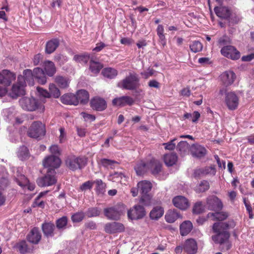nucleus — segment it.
<instances>
[{
  "mask_svg": "<svg viewBox=\"0 0 254 254\" xmlns=\"http://www.w3.org/2000/svg\"><path fill=\"white\" fill-rule=\"evenodd\" d=\"M216 173V169L214 165L206 166L194 170L193 177L195 178H199L201 177L206 175L214 176Z\"/></svg>",
  "mask_w": 254,
  "mask_h": 254,
  "instance_id": "2eb2a0df",
  "label": "nucleus"
},
{
  "mask_svg": "<svg viewBox=\"0 0 254 254\" xmlns=\"http://www.w3.org/2000/svg\"><path fill=\"white\" fill-rule=\"evenodd\" d=\"M176 138L172 139L169 142L167 143H164L163 145L164 146L165 149L166 150H173L175 148L176 144L174 141L176 140Z\"/></svg>",
  "mask_w": 254,
  "mask_h": 254,
  "instance_id": "0e129e2a",
  "label": "nucleus"
},
{
  "mask_svg": "<svg viewBox=\"0 0 254 254\" xmlns=\"http://www.w3.org/2000/svg\"><path fill=\"white\" fill-rule=\"evenodd\" d=\"M137 188L141 194H149V192L151 190L152 185L151 183L147 180H143L137 183Z\"/></svg>",
  "mask_w": 254,
  "mask_h": 254,
  "instance_id": "c85d7f7f",
  "label": "nucleus"
},
{
  "mask_svg": "<svg viewBox=\"0 0 254 254\" xmlns=\"http://www.w3.org/2000/svg\"><path fill=\"white\" fill-rule=\"evenodd\" d=\"M204 206L202 201H199L195 202L192 207V212L195 214H199L204 211Z\"/></svg>",
  "mask_w": 254,
  "mask_h": 254,
  "instance_id": "5fc2aeb1",
  "label": "nucleus"
},
{
  "mask_svg": "<svg viewBox=\"0 0 254 254\" xmlns=\"http://www.w3.org/2000/svg\"><path fill=\"white\" fill-rule=\"evenodd\" d=\"M172 202L176 207L182 210H186L190 205L189 200L182 195L174 197L172 200Z\"/></svg>",
  "mask_w": 254,
  "mask_h": 254,
  "instance_id": "a211bd4d",
  "label": "nucleus"
},
{
  "mask_svg": "<svg viewBox=\"0 0 254 254\" xmlns=\"http://www.w3.org/2000/svg\"><path fill=\"white\" fill-rule=\"evenodd\" d=\"M90 59V54L84 53L81 54L75 55L73 57V60L77 63L87 64Z\"/></svg>",
  "mask_w": 254,
  "mask_h": 254,
  "instance_id": "37998d69",
  "label": "nucleus"
},
{
  "mask_svg": "<svg viewBox=\"0 0 254 254\" xmlns=\"http://www.w3.org/2000/svg\"><path fill=\"white\" fill-rule=\"evenodd\" d=\"M216 233V235L212 237L213 241L217 244H222L227 242L229 238L230 234L229 232H214Z\"/></svg>",
  "mask_w": 254,
  "mask_h": 254,
  "instance_id": "393cba45",
  "label": "nucleus"
},
{
  "mask_svg": "<svg viewBox=\"0 0 254 254\" xmlns=\"http://www.w3.org/2000/svg\"><path fill=\"white\" fill-rule=\"evenodd\" d=\"M60 45V40L58 38H54L48 41L46 44L45 53L51 54L54 53Z\"/></svg>",
  "mask_w": 254,
  "mask_h": 254,
  "instance_id": "cd10ccee",
  "label": "nucleus"
},
{
  "mask_svg": "<svg viewBox=\"0 0 254 254\" xmlns=\"http://www.w3.org/2000/svg\"><path fill=\"white\" fill-rule=\"evenodd\" d=\"M157 34L160 40L164 41L165 39V36L164 34V27L162 25H159L157 28Z\"/></svg>",
  "mask_w": 254,
  "mask_h": 254,
  "instance_id": "69168bd1",
  "label": "nucleus"
},
{
  "mask_svg": "<svg viewBox=\"0 0 254 254\" xmlns=\"http://www.w3.org/2000/svg\"><path fill=\"white\" fill-rule=\"evenodd\" d=\"M87 159L84 156H68L65 160L66 166L70 170L75 171L82 169L87 164Z\"/></svg>",
  "mask_w": 254,
  "mask_h": 254,
  "instance_id": "f03ea898",
  "label": "nucleus"
},
{
  "mask_svg": "<svg viewBox=\"0 0 254 254\" xmlns=\"http://www.w3.org/2000/svg\"><path fill=\"white\" fill-rule=\"evenodd\" d=\"M67 223L68 218L65 216H64L56 221V227L58 230L61 231H63L66 229Z\"/></svg>",
  "mask_w": 254,
  "mask_h": 254,
  "instance_id": "de8ad7c7",
  "label": "nucleus"
},
{
  "mask_svg": "<svg viewBox=\"0 0 254 254\" xmlns=\"http://www.w3.org/2000/svg\"><path fill=\"white\" fill-rule=\"evenodd\" d=\"M125 230L124 225L122 223L117 222L107 223L104 226V231L108 234L122 233Z\"/></svg>",
  "mask_w": 254,
  "mask_h": 254,
  "instance_id": "f8f14e48",
  "label": "nucleus"
},
{
  "mask_svg": "<svg viewBox=\"0 0 254 254\" xmlns=\"http://www.w3.org/2000/svg\"><path fill=\"white\" fill-rule=\"evenodd\" d=\"M62 103L65 105H78V101L76 98L75 95L72 93H66L61 97Z\"/></svg>",
  "mask_w": 254,
  "mask_h": 254,
  "instance_id": "7c9ffc66",
  "label": "nucleus"
},
{
  "mask_svg": "<svg viewBox=\"0 0 254 254\" xmlns=\"http://www.w3.org/2000/svg\"><path fill=\"white\" fill-rule=\"evenodd\" d=\"M229 216V213L224 211H215V212H209L207 215V218L211 219L213 221H223L226 220Z\"/></svg>",
  "mask_w": 254,
  "mask_h": 254,
  "instance_id": "a878e982",
  "label": "nucleus"
},
{
  "mask_svg": "<svg viewBox=\"0 0 254 254\" xmlns=\"http://www.w3.org/2000/svg\"><path fill=\"white\" fill-rule=\"evenodd\" d=\"M189 148V144L185 141L180 142L177 146V150L182 156L186 155L188 153Z\"/></svg>",
  "mask_w": 254,
  "mask_h": 254,
  "instance_id": "a19ab883",
  "label": "nucleus"
},
{
  "mask_svg": "<svg viewBox=\"0 0 254 254\" xmlns=\"http://www.w3.org/2000/svg\"><path fill=\"white\" fill-rule=\"evenodd\" d=\"M94 182L92 181H88L83 183L79 188V191H85L92 189Z\"/></svg>",
  "mask_w": 254,
  "mask_h": 254,
  "instance_id": "e2e57ef3",
  "label": "nucleus"
},
{
  "mask_svg": "<svg viewBox=\"0 0 254 254\" xmlns=\"http://www.w3.org/2000/svg\"><path fill=\"white\" fill-rule=\"evenodd\" d=\"M163 160L166 166H172L177 163L178 156L175 152L167 153L164 155Z\"/></svg>",
  "mask_w": 254,
  "mask_h": 254,
  "instance_id": "72a5a7b5",
  "label": "nucleus"
},
{
  "mask_svg": "<svg viewBox=\"0 0 254 254\" xmlns=\"http://www.w3.org/2000/svg\"><path fill=\"white\" fill-rule=\"evenodd\" d=\"M229 20V25H234L235 24H238L241 20L240 18L236 15V14H232L231 15L230 18L228 19Z\"/></svg>",
  "mask_w": 254,
  "mask_h": 254,
  "instance_id": "338daca9",
  "label": "nucleus"
},
{
  "mask_svg": "<svg viewBox=\"0 0 254 254\" xmlns=\"http://www.w3.org/2000/svg\"><path fill=\"white\" fill-rule=\"evenodd\" d=\"M41 234L39 228L34 227L27 236V239L28 242L33 244H37L41 239Z\"/></svg>",
  "mask_w": 254,
  "mask_h": 254,
  "instance_id": "b1692460",
  "label": "nucleus"
},
{
  "mask_svg": "<svg viewBox=\"0 0 254 254\" xmlns=\"http://www.w3.org/2000/svg\"><path fill=\"white\" fill-rule=\"evenodd\" d=\"M236 226L235 221L229 220L225 222H216L213 225L212 230L213 232H228V230L234 228Z\"/></svg>",
  "mask_w": 254,
  "mask_h": 254,
  "instance_id": "f3484780",
  "label": "nucleus"
},
{
  "mask_svg": "<svg viewBox=\"0 0 254 254\" xmlns=\"http://www.w3.org/2000/svg\"><path fill=\"white\" fill-rule=\"evenodd\" d=\"M61 164L60 158L55 155H50L46 157L43 161V165L48 169L58 168Z\"/></svg>",
  "mask_w": 254,
  "mask_h": 254,
  "instance_id": "9b49d317",
  "label": "nucleus"
},
{
  "mask_svg": "<svg viewBox=\"0 0 254 254\" xmlns=\"http://www.w3.org/2000/svg\"><path fill=\"white\" fill-rule=\"evenodd\" d=\"M203 48V45L201 42L198 41H194L190 45V48L191 52L197 53L200 52Z\"/></svg>",
  "mask_w": 254,
  "mask_h": 254,
  "instance_id": "4d7b16f0",
  "label": "nucleus"
},
{
  "mask_svg": "<svg viewBox=\"0 0 254 254\" xmlns=\"http://www.w3.org/2000/svg\"><path fill=\"white\" fill-rule=\"evenodd\" d=\"M21 107L25 110L33 111L38 108V101L34 98L24 97L19 100Z\"/></svg>",
  "mask_w": 254,
  "mask_h": 254,
  "instance_id": "1a4fd4ad",
  "label": "nucleus"
},
{
  "mask_svg": "<svg viewBox=\"0 0 254 254\" xmlns=\"http://www.w3.org/2000/svg\"><path fill=\"white\" fill-rule=\"evenodd\" d=\"M85 214L82 211L75 213L72 215L71 219L73 223L81 222L84 219Z\"/></svg>",
  "mask_w": 254,
  "mask_h": 254,
  "instance_id": "680f3d73",
  "label": "nucleus"
},
{
  "mask_svg": "<svg viewBox=\"0 0 254 254\" xmlns=\"http://www.w3.org/2000/svg\"><path fill=\"white\" fill-rule=\"evenodd\" d=\"M75 95L78 101V104L80 103L81 104H86L88 103L89 99V94L86 90L84 89L79 90Z\"/></svg>",
  "mask_w": 254,
  "mask_h": 254,
  "instance_id": "473e14b6",
  "label": "nucleus"
},
{
  "mask_svg": "<svg viewBox=\"0 0 254 254\" xmlns=\"http://www.w3.org/2000/svg\"><path fill=\"white\" fill-rule=\"evenodd\" d=\"M55 82L61 88H65L68 86L69 80L66 77L57 76L55 78Z\"/></svg>",
  "mask_w": 254,
  "mask_h": 254,
  "instance_id": "864d4df0",
  "label": "nucleus"
},
{
  "mask_svg": "<svg viewBox=\"0 0 254 254\" xmlns=\"http://www.w3.org/2000/svg\"><path fill=\"white\" fill-rule=\"evenodd\" d=\"M16 79V74L7 69H3L0 72V84L8 86L12 81Z\"/></svg>",
  "mask_w": 254,
  "mask_h": 254,
  "instance_id": "ddd939ff",
  "label": "nucleus"
},
{
  "mask_svg": "<svg viewBox=\"0 0 254 254\" xmlns=\"http://www.w3.org/2000/svg\"><path fill=\"white\" fill-rule=\"evenodd\" d=\"M139 202L140 204L146 206L151 205L152 202V196L150 194H142L139 199Z\"/></svg>",
  "mask_w": 254,
  "mask_h": 254,
  "instance_id": "3c124183",
  "label": "nucleus"
},
{
  "mask_svg": "<svg viewBox=\"0 0 254 254\" xmlns=\"http://www.w3.org/2000/svg\"><path fill=\"white\" fill-rule=\"evenodd\" d=\"M17 184L23 188L26 187V184L28 183L29 180L24 175H20L15 179Z\"/></svg>",
  "mask_w": 254,
  "mask_h": 254,
  "instance_id": "bf43d9fd",
  "label": "nucleus"
},
{
  "mask_svg": "<svg viewBox=\"0 0 254 254\" xmlns=\"http://www.w3.org/2000/svg\"><path fill=\"white\" fill-rule=\"evenodd\" d=\"M134 170L138 176L144 174L148 171V162L147 163L143 161L139 162L134 167Z\"/></svg>",
  "mask_w": 254,
  "mask_h": 254,
  "instance_id": "58836bf2",
  "label": "nucleus"
},
{
  "mask_svg": "<svg viewBox=\"0 0 254 254\" xmlns=\"http://www.w3.org/2000/svg\"><path fill=\"white\" fill-rule=\"evenodd\" d=\"M56 172L53 169H48L46 174L37 180V185L41 187L51 186L57 183V180L55 176Z\"/></svg>",
  "mask_w": 254,
  "mask_h": 254,
  "instance_id": "39448f33",
  "label": "nucleus"
},
{
  "mask_svg": "<svg viewBox=\"0 0 254 254\" xmlns=\"http://www.w3.org/2000/svg\"><path fill=\"white\" fill-rule=\"evenodd\" d=\"M155 72L153 68H148L147 71L142 72L140 74L145 78L148 79L150 76H152Z\"/></svg>",
  "mask_w": 254,
  "mask_h": 254,
  "instance_id": "774afa93",
  "label": "nucleus"
},
{
  "mask_svg": "<svg viewBox=\"0 0 254 254\" xmlns=\"http://www.w3.org/2000/svg\"><path fill=\"white\" fill-rule=\"evenodd\" d=\"M126 179L125 174L122 172H115L109 176V180L114 182L121 183L122 179Z\"/></svg>",
  "mask_w": 254,
  "mask_h": 254,
  "instance_id": "603ef678",
  "label": "nucleus"
},
{
  "mask_svg": "<svg viewBox=\"0 0 254 254\" xmlns=\"http://www.w3.org/2000/svg\"><path fill=\"white\" fill-rule=\"evenodd\" d=\"M220 53L223 56L233 61L238 60L241 57L240 52L232 45L224 46L221 48Z\"/></svg>",
  "mask_w": 254,
  "mask_h": 254,
  "instance_id": "6e6552de",
  "label": "nucleus"
},
{
  "mask_svg": "<svg viewBox=\"0 0 254 254\" xmlns=\"http://www.w3.org/2000/svg\"><path fill=\"white\" fill-rule=\"evenodd\" d=\"M45 71L49 76H53L56 72V68L54 63L51 61H45L43 64Z\"/></svg>",
  "mask_w": 254,
  "mask_h": 254,
  "instance_id": "e433bc0d",
  "label": "nucleus"
},
{
  "mask_svg": "<svg viewBox=\"0 0 254 254\" xmlns=\"http://www.w3.org/2000/svg\"><path fill=\"white\" fill-rule=\"evenodd\" d=\"M49 89L51 96L55 98H59L61 95L60 90L57 87L55 84L52 83L49 85Z\"/></svg>",
  "mask_w": 254,
  "mask_h": 254,
  "instance_id": "13d9d810",
  "label": "nucleus"
},
{
  "mask_svg": "<svg viewBox=\"0 0 254 254\" xmlns=\"http://www.w3.org/2000/svg\"><path fill=\"white\" fill-rule=\"evenodd\" d=\"M164 212V209L162 207L155 206L150 211L149 216L151 219L157 220L163 215Z\"/></svg>",
  "mask_w": 254,
  "mask_h": 254,
  "instance_id": "c9c22d12",
  "label": "nucleus"
},
{
  "mask_svg": "<svg viewBox=\"0 0 254 254\" xmlns=\"http://www.w3.org/2000/svg\"><path fill=\"white\" fill-rule=\"evenodd\" d=\"M191 152L193 157L201 158L206 155L207 151L203 146L196 144L192 146Z\"/></svg>",
  "mask_w": 254,
  "mask_h": 254,
  "instance_id": "2f4dec72",
  "label": "nucleus"
},
{
  "mask_svg": "<svg viewBox=\"0 0 254 254\" xmlns=\"http://www.w3.org/2000/svg\"><path fill=\"white\" fill-rule=\"evenodd\" d=\"M96 184V191L98 193L103 194L105 191L106 184L100 180H96L94 182Z\"/></svg>",
  "mask_w": 254,
  "mask_h": 254,
  "instance_id": "052dcab7",
  "label": "nucleus"
},
{
  "mask_svg": "<svg viewBox=\"0 0 254 254\" xmlns=\"http://www.w3.org/2000/svg\"><path fill=\"white\" fill-rule=\"evenodd\" d=\"M226 104L230 110H234L239 105V98L234 92H228L226 94L225 99Z\"/></svg>",
  "mask_w": 254,
  "mask_h": 254,
  "instance_id": "dca6fc26",
  "label": "nucleus"
},
{
  "mask_svg": "<svg viewBox=\"0 0 254 254\" xmlns=\"http://www.w3.org/2000/svg\"><path fill=\"white\" fill-rule=\"evenodd\" d=\"M180 217L182 218L181 214L175 209L168 210L165 216L166 221L170 223L174 222L177 219Z\"/></svg>",
  "mask_w": 254,
  "mask_h": 254,
  "instance_id": "f704fd0d",
  "label": "nucleus"
},
{
  "mask_svg": "<svg viewBox=\"0 0 254 254\" xmlns=\"http://www.w3.org/2000/svg\"><path fill=\"white\" fill-rule=\"evenodd\" d=\"M140 84L139 78L135 73H129L118 84V86L122 89L129 90H135L136 94H139L142 90L138 89Z\"/></svg>",
  "mask_w": 254,
  "mask_h": 254,
  "instance_id": "f257e3e1",
  "label": "nucleus"
},
{
  "mask_svg": "<svg viewBox=\"0 0 254 254\" xmlns=\"http://www.w3.org/2000/svg\"><path fill=\"white\" fill-rule=\"evenodd\" d=\"M17 156L22 161L28 159L30 157V152L28 148L24 145L20 146L17 152Z\"/></svg>",
  "mask_w": 254,
  "mask_h": 254,
  "instance_id": "79ce46f5",
  "label": "nucleus"
},
{
  "mask_svg": "<svg viewBox=\"0 0 254 254\" xmlns=\"http://www.w3.org/2000/svg\"><path fill=\"white\" fill-rule=\"evenodd\" d=\"M192 229V224L190 221H185L180 227V234L182 236H186Z\"/></svg>",
  "mask_w": 254,
  "mask_h": 254,
  "instance_id": "4c0bfd02",
  "label": "nucleus"
},
{
  "mask_svg": "<svg viewBox=\"0 0 254 254\" xmlns=\"http://www.w3.org/2000/svg\"><path fill=\"white\" fill-rule=\"evenodd\" d=\"M236 75L234 72L231 70H227L224 72L220 75V78L223 85L226 87L232 84L235 79Z\"/></svg>",
  "mask_w": 254,
  "mask_h": 254,
  "instance_id": "6ab92c4d",
  "label": "nucleus"
},
{
  "mask_svg": "<svg viewBox=\"0 0 254 254\" xmlns=\"http://www.w3.org/2000/svg\"><path fill=\"white\" fill-rule=\"evenodd\" d=\"M34 79L41 84H45L47 82V78L44 71L39 67L35 68L33 70Z\"/></svg>",
  "mask_w": 254,
  "mask_h": 254,
  "instance_id": "c756f323",
  "label": "nucleus"
},
{
  "mask_svg": "<svg viewBox=\"0 0 254 254\" xmlns=\"http://www.w3.org/2000/svg\"><path fill=\"white\" fill-rule=\"evenodd\" d=\"M103 67L102 64L92 60L90 61L89 69L93 74L98 73Z\"/></svg>",
  "mask_w": 254,
  "mask_h": 254,
  "instance_id": "a18cd8bd",
  "label": "nucleus"
},
{
  "mask_svg": "<svg viewBox=\"0 0 254 254\" xmlns=\"http://www.w3.org/2000/svg\"><path fill=\"white\" fill-rule=\"evenodd\" d=\"M25 82L22 75H19L17 77V82L13 84L10 96L12 98H17L19 96L25 95Z\"/></svg>",
  "mask_w": 254,
  "mask_h": 254,
  "instance_id": "423d86ee",
  "label": "nucleus"
},
{
  "mask_svg": "<svg viewBox=\"0 0 254 254\" xmlns=\"http://www.w3.org/2000/svg\"><path fill=\"white\" fill-rule=\"evenodd\" d=\"M125 211L123 204H118L114 206L105 208L103 210L105 216L109 220H119Z\"/></svg>",
  "mask_w": 254,
  "mask_h": 254,
  "instance_id": "7ed1b4c3",
  "label": "nucleus"
},
{
  "mask_svg": "<svg viewBox=\"0 0 254 254\" xmlns=\"http://www.w3.org/2000/svg\"><path fill=\"white\" fill-rule=\"evenodd\" d=\"M205 206L208 210L214 211H221L223 208L221 200L214 195H209L206 198Z\"/></svg>",
  "mask_w": 254,
  "mask_h": 254,
  "instance_id": "0eeeda50",
  "label": "nucleus"
},
{
  "mask_svg": "<svg viewBox=\"0 0 254 254\" xmlns=\"http://www.w3.org/2000/svg\"><path fill=\"white\" fill-rule=\"evenodd\" d=\"M118 71L112 67L104 68L102 71V74L104 77L108 78L113 79L118 75Z\"/></svg>",
  "mask_w": 254,
  "mask_h": 254,
  "instance_id": "c03bdc74",
  "label": "nucleus"
},
{
  "mask_svg": "<svg viewBox=\"0 0 254 254\" xmlns=\"http://www.w3.org/2000/svg\"><path fill=\"white\" fill-rule=\"evenodd\" d=\"M184 250L188 254H195L197 251V245L193 239H187L184 244Z\"/></svg>",
  "mask_w": 254,
  "mask_h": 254,
  "instance_id": "5701e85b",
  "label": "nucleus"
},
{
  "mask_svg": "<svg viewBox=\"0 0 254 254\" xmlns=\"http://www.w3.org/2000/svg\"><path fill=\"white\" fill-rule=\"evenodd\" d=\"M41 229L45 237L49 238L54 236L56 227L53 222H44L42 224Z\"/></svg>",
  "mask_w": 254,
  "mask_h": 254,
  "instance_id": "412c9836",
  "label": "nucleus"
},
{
  "mask_svg": "<svg viewBox=\"0 0 254 254\" xmlns=\"http://www.w3.org/2000/svg\"><path fill=\"white\" fill-rule=\"evenodd\" d=\"M214 10L217 16L223 19L227 20L230 18L231 15V11L227 7L215 6L214 8Z\"/></svg>",
  "mask_w": 254,
  "mask_h": 254,
  "instance_id": "bb28decb",
  "label": "nucleus"
},
{
  "mask_svg": "<svg viewBox=\"0 0 254 254\" xmlns=\"http://www.w3.org/2000/svg\"><path fill=\"white\" fill-rule=\"evenodd\" d=\"M210 188L209 182L206 180H202L196 186L195 191L197 193H201L208 190Z\"/></svg>",
  "mask_w": 254,
  "mask_h": 254,
  "instance_id": "09e8293b",
  "label": "nucleus"
},
{
  "mask_svg": "<svg viewBox=\"0 0 254 254\" xmlns=\"http://www.w3.org/2000/svg\"><path fill=\"white\" fill-rule=\"evenodd\" d=\"M45 126L40 121L34 122L27 130V135L31 138H38L45 136Z\"/></svg>",
  "mask_w": 254,
  "mask_h": 254,
  "instance_id": "20e7f679",
  "label": "nucleus"
},
{
  "mask_svg": "<svg viewBox=\"0 0 254 254\" xmlns=\"http://www.w3.org/2000/svg\"><path fill=\"white\" fill-rule=\"evenodd\" d=\"M101 165L105 168L113 169L119 164V163L115 160L102 158L100 160Z\"/></svg>",
  "mask_w": 254,
  "mask_h": 254,
  "instance_id": "8fccbe9b",
  "label": "nucleus"
},
{
  "mask_svg": "<svg viewBox=\"0 0 254 254\" xmlns=\"http://www.w3.org/2000/svg\"><path fill=\"white\" fill-rule=\"evenodd\" d=\"M134 103L133 99L128 96H123L115 98L112 100V104L114 106L123 107L126 105H132Z\"/></svg>",
  "mask_w": 254,
  "mask_h": 254,
  "instance_id": "4be33fe9",
  "label": "nucleus"
},
{
  "mask_svg": "<svg viewBox=\"0 0 254 254\" xmlns=\"http://www.w3.org/2000/svg\"><path fill=\"white\" fill-rule=\"evenodd\" d=\"M23 79L26 83L30 86H33L34 84V77L33 72L31 69H26L23 71Z\"/></svg>",
  "mask_w": 254,
  "mask_h": 254,
  "instance_id": "ea45409f",
  "label": "nucleus"
},
{
  "mask_svg": "<svg viewBox=\"0 0 254 254\" xmlns=\"http://www.w3.org/2000/svg\"><path fill=\"white\" fill-rule=\"evenodd\" d=\"M91 108L97 111H104L107 107V104L105 100L99 96L92 98L90 102Z\"/></svg>",
  "mask_w": 254,
  "mask_h": 254,
  "instance_id": "4468645a",
  "label": "nucleus"
},
{
  "mask_svg": "<svg viewBox=\"0 0 254 254\" xmlns=\"http://www.w3.org/2000/svg\"><path fill=\"white\" fill-rule=\"evenodd\" d=\"M49 190L44 191L43 192H41L37 197L35 199L34 201L32 204V206L33 207H39L41 208H44L45 207V202L43 200H40V198L46 195Z\"/></svg>",
  "mask_w": 254,
  "mask_h": 254,
  "instance_id": "49530a36",
  "label": "nucleus"
},
{
  "mask_svg": "<svg viewBox=\"0 0 254 254\" xmlns=\"http://www.w3.org/2000/svg\"><path fill=\"white\" fill-rule=\"evenodd\" d=\"M146 214L143 206L140 205H134L132 208L128 211L127 215L132 220H137L143 218Z\"/></svg>",
  "mask_w": 254,
  "mask_h": 254,
  "instance_id": "9d476101",
  "label": "nucleus"
},
{
  "mask_svg": "<svg viewBox=\"0 0 254 254\" xmlns=\"http://www.w3.org/2000/svg\"><path fill=\"white\" fill-rule=\"evenodd\" d=\"M101 210L100 208L94 207L89 208L85 212L86 215L88 218L97 217L100 215Z\"/></svg>",
  "mask_w": 254,
  "mask_h": 254,
  "instance_id": "6e6d98bb",
  "label": "nucleus"
},
{
  "mask_svg": "<svg viewBox=\"0 0 254 254\" xmlns=\"http://www.w3.org/2000/svg\"><path fill=\"white\" fill-rule=\"evenodd\" d=\"M162 168V164L158 160L152 158L148 162V171L154 176L158 175L161 172Z\"/></svg>",
  "mask_w": 254,
  "mask_h": 254,
  "instance_id": "aec40b11",
  "label": "nucleus"
}]
</instances>
